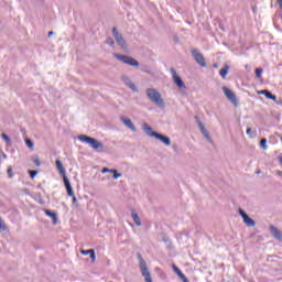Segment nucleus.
Segmentation results:
<instances>
[{"mask_svg":"<svg viewBox=\"0 0 282 282\" xmlns=\"http://www.w3.org/2000/svg\"><path fill=\"white\" fill-rule=\"evenodd\" d=\"M137 258L139 259V268L141 270L142 276H144L145 282H153L151 278V272L149 271V267H147V261L142 258V254L138 253Z\"/></svg>","mask_w":282,"mask_h":282,"instance_id":"7ed1b4c3","label":"nucleus"},{"mask_svg":"<svg viewBox=\"0 0 282 282\" xmlns=\"http://www.w3.org/2000/svg\"><path fill=\"white\" fill-rule=\"evenodd\" d=\"M172 268L175 274H177V276L180 278L184 276V273L182 272V270H180V268H177V265L173 264Z\"/></svg>","mask_w":282,"mask_h":282,"instance_id":"b1692460","label":"nucleus"},{"mask_svg":"<svg viewBox=\"0 0 282 282\" xmlns=\"http://www.w3.org/2000/svg\"><path fill=\"white\" fill-rule=\"evenodd\" d=\"M1 138H2V140H4V142H7V144H9V145L12 144V139H10V137H8V134L2 133Z\"/></svg>","mask_w":282,"mask_h":282,"instance_id":"393cba45","label":"nucleus"},{"mask_svg":"<svg viewBox=\"0 0 282 282\" xmlns=\"http://www.w3.org/2000/svg\"><path fill=\"white\" fill-rule=\"evenodd\" d=\"M223 91H224L225 96L228 98V100H230V102H232V105H237V95H235V93H232V90H230L228 87L224 86Z\"/></svg>","mask_w":282,"mask_h":282,"instance_id":"1a4fd4ad","label":"nucleus"},{"mask_svg":"<svg viewBox=\"0 0 282 282\" xmlns=\"http://www.w3.org/2000/svg\"><path fill=\"white\" fill-rule=\"evenodd\" d=\"M55 166L63 178L67 177V171L65 170V166L63 165V162L61 160H56Z\"/></svg>","mask_w":282,"mask_h":282,"instance_id":"f8f14e48","label":"nucleus"},{"mask_svg":"<svg viewBox=\"0 0 282 282\" xmlns=\"http://www.w3.org/2000/svg\"><path fill=\"white\" fill-rule=\"evenodd\" d=\"M112 35L115 40L117 41V44L122 47V50H127V41L124 40V36L118 32L117 28L112 29Z\"/></svg>","mask_w":282,"mask_h":282,"instance_id":"39448f33","label":"nucleus"},{"mask_svg":"<svg viewBox=\"0 0 282 282\" xmlns=\"http://www.w3.org/2000/svg\"><path fill=\"white\" fill-rule=\"evenodd\" d=\"M110 171H111V170L105 167V169L101 171V173H109Z\"/></svg>","mask_w":282,"mask_h":282,"instance_id":"f704fd0d","label":"nucleus"},{"mask_svg":"<svg viewBox=\"0 0 282 282\" xmlns=\"http://www.w3.org/2000/svg\"><path fill=\"white\" fill-rule=\"evenodd\" d=\"M152 135H154V138L156 140H160V142H162L163 144H165V147H171V139L164 134L161 133H152Z\"/></svg>","mask_w":282,"mask_h":282,"instance_id":"9b49d317","label":"nucleus"},{"mask_svg":"<svg viewBox=\"0 0 282 282\" xmlns=\"http://www.w3.org/2000/svg\"><path fill=\"white\" fill-rule=\"evenodd\" d=\"M238 213H239L240 217H242L246 226H249L250 228H254V226H257V221H254V219L250 218V216H248V214L243 209L240 208L238 210Z\"/></svg>","mask_w":282,"mask_h":282,"instance_id":"6e6552de","label":"nucleus"},{"mask_svg":"<svg viewBox=\"0 0 282 282\" xmlns=\"http://www.w3.org/2000/svg\"><path fill=\"white\" fill-rule=\"evenodd\" d=\"M82 254H90V259H96V252L94 249L82 251Z\"/></svg>","mask_w":282,"mask_h":282,"instance_id":"4be33fe9","label":"nucleus"},{"mask_svg":"<svg viewBox=\"0 0 282 282\" xmlns=\"http://www.w3.org/2000/svg\"><path fill=\"white\" fill-rule=\"evenodd\" d=\"M196 120L204 138L207 139V142H213V138H210V133L208 132V130H206V127L204 126V123L199 120L198 117H196Z\"/></svg>","mask_w":282,"mask_h":282,"instance_id":"9d476101","label":"nucleus"},{"mask_svg":"<svg viewBox=\"0 0 282 282\" xmlns=\"http://www.w3.org/2000/svg\"><path fill=\"white\" fill-rule=\"evenodd\" d=\"M8 176L10 180H12V177H14V172H12V166H9L7 170Z\"/></svg>","mask_w":282,"mask_h":282,"instance_id":"a878e982","label":"nucleus"},{"mask_svg":"<svg viewBox=\"0 0 282 282\" xmlns=\"http://www.w3.org/2000/svg\"><path fill=\"white\" fill-rule=\"evenodd\" d=\"M121 122H123V124H126V127H128V129L132 130V131H137L135 130V126L133 124V122L131 121V119L127 118V117H121Z\"/></svg>","mask_w":282,"mask_h":282,"instance_id":"f3484780","label":"nucleus"},{"mask_svg":"<svg viewBox=\"0 0 282 282\" xmlns=\"http://www.w3.org/2000/svg\"><path fill=\"white\" fill-rule=\"evenodd\" d=\"M52 34H54V32H53V31L48 32V36H52Z\"/></svg>","mask_w":282,"mask_h":282,"instance_id":"58836bf2","label":"nucleus"},{"mask_svg":"<svg viewBox=\"0 0 282 282\" xmlns=\"http://www.w3.org/2000/svg\"><path fill=\"white\" fill-rule=\"evenodd\" d=\"M192 56L200 67H206V58L197 48L192 50Z\"/></svg>","mask_w":282,"mask_h":282,"instance_id":"0eeeda50","label":"nucleus"},{"mask_svg":"<svg viewBox=\"0 0 282 282\" xmlns=\"http://www.w3.org/2000/svg\"><path fill=\"white\" fill-rule=\"evenodd\" d=\"M256 173H257V175H259V173H261V170H258Z\"/></svg>","mask_w":282,"mask_h":282,"instance_id":"ea45409f","label":"nucleus"},{"mask_svg":"<svg viewBox=\"0 0 282 282\" xmlns=\"http://www.w3.org/2000/svg\"><path fill=\"white\" fill-rule=\"evenodd\" d=\"M170 73L172 74V78H173L175 85L180 89H186V84H184V80H182V77L177 75V70H175V68H171Z\"/></svg>","mask_w":282,"mask_h":282,"instance_id":"423d86ee","label":"nucleus"},{"mask_svg":"<svg viewBox=\"0 0 282 282\" xmlns=\"http://www.w3.org/2000/svg\"><path fill=\"white\" fill-rule=\"evenodd\" d=\"M131 217L135 224V226H142V220L140 219V216L138 215V213H135V210H132Z\"/></svg>","mask_w":282,"mask_h":282,"instance_id":"aec40b11","label":"nucleus"},{"mask_svg":"<svg viewBox=\"0 0 282 282\" xmlns=\"http://www.w3.org/2000/svg\"><path fill=\"white\" fill-rule=\"evenodd\" d=\"M33 162H34L35 166H41V161L39 160V158H35L33 160Z\"/></svg>","mask_w":282,"mask_h":282,"instance_id":"473e14b6","label":"nucleus"},{"mask_svg":"<svg viewBox=\"0 0 282 282\" xmlns=\"http://www.w3.org/2000/svg\"><path fill=\"white\" fill-rule=\"evenodd\" d=\"M280 164H282V155L280 156Z\"/></svg>","mask_w":282,"mask_h":282,"instance_id":"a19ab883","label":"nucleus"},{"mask_svg":"<svg viewBox=\"0 0 282 282\" xmlns=\"http://www.w3.org/2000/svg\"><path fill=\"white\" fill-rule=\"evenodd\" d=\"M251 132H252V129L248 128L247 129V135H250Z\"/></svg>","mask_w":282,"mask_h":282,"instance_id":"e433bc0d","label":"nucleus"},{"mask_svg":"<svg viewBox=\"0 0 282 282\" xmlns=\"http://www.w3.org/2000/svg\"><path fill=\"white\" fill-rule=\"evenodd\" d=\"M270 230H271V234L273 235V237L275 239H278V241H281V239H282V231L279 230V228H276L274 226H271Z\"/></svg>","mask_w":282,"mask_h":282,"instance_id":"a211bd4d","label":"nucleus"},{"mask_svg":"<svg viewBox=\"0 0 282 282\" xmlns=\"http://www.w3.org/2000/svg\"><path fill=\"white\" fill-rule=\"evenodd\" d=\"M107 45H116V41L112 40V37H107L106 40Z\"/></svg>","mask_w":282,"mask_h":282,"instance_id":"c85d7f7f","label":"nucleus"},{"mask_svg":"<svg viewBox=\"0 0 282 282\" xmlns=\"http://www.w3.org/2000/svg\"><path fill=\"white\" fill-rule=\"evenodd\" d=\"M113 56L124 65H130L131 67H140V63L131 56L120 55L118 53H113Z\"/></svg>","mask_w":282,"mask_h":282,"instance_id":"20e7f679","label":"nucleus"},{"mask_svg":"<svg viewBox=\"0 0 282 282\" xmlns=\"http://www.w3.org/2000/svg\"><path fill=\"white\" fill-rule=\"evenodd\" d=\"M142 129L147 133V135H149V138H155V134H153V133H158V132L153 131V128H151V126H149V123H144L142 126Z\"/></svg>","mask_w":282,"mask_h":282,"instance_id":"dca6fc26","label":"nucleus"},{"mask_svg":"<svg viewBox=\"0 0 282 282\" xmlns=\"http://www.w3.org/2000/svg\"><path fill=\"white\" fill-rule=\"evenodd\" d=\"M0 160H8V155L3 151H0Z\"/></svg>","mask_w":282,"mask_h":282,"instance_id":"7c9ffc66","label":"nucleus"},{"mask_svg":"<svg viewBox=\"0 0 282 282\" xmlns=\"http://www.w3.org/2000/svg\"><path fill=\"white\" fill-rule=\"evenodd\" d=\"M70 197H73V204H76L77 199H76V196L74 195V193H73V196H70Z\"/></svg>","mask_w":282,"mask_h":282,"instance_id":"c9c22d12","label":"nucleus"},{"mask_svg":"<svg viewBox=\"0 0 282 282\" xmlns=\"http://www.w3.org/2000/svg\"><path fill=\"white\" fill-rule=\"evenodd\" d=\"M262 74H263V68H256L257 78H261Z\"/></svg>","mask_w":282,"mask_h":282,"instance_id":"bb28decb","label":"nucleus"},{"mask_svg":"<svg viewBox=\"0 0 282 282\" xmlns=\"http://www.w3.org/2000/svg\"><path fill=\"white\" fill-rule=\"evenodd\" d=\"M118 177H122V174L118 173V170H117L116 173L113 174V180H118Z\"/></svg>","mask_w":282,"mask_h":282,"instance_id":"2f4dec72","label":"nucleus"},{"mask_svg":"<svg viewBox=\"0 0 282 282\" xmlns=\"http://www.w3.org/2000/svg\"><path fill=\"white\" fill-rule=\"evenodd\" d=\"M145 94H147L149 100L152 101L153 105H156L159 107V109H164V107H165L164 99L162 98V94H160V91H158V89L148 88L145 90Z\"/></svg>","mask_w":282,"mask_h":282,"instance_id":"f257e3e1","label":"nucleus"},{"mask_svg":"<svg viewBox=\"0 0 282 282\" xmlns=\"http://www.w3.org/2000/svg\"><path fill=\"white\" fill-rule=\"evenodd\" d=\"M45 216L51 217L53 219V225L56 226L58 224V215L54 212H50V209H44Z\"/></svg>","mask_w":282,"mask_h":282,"instance_id":"2eb2a0df","label":"nucleus"},{"mask_svg":"<svg viewBox=\"0 0 282 282\" xmlns=\"http://www.w3.org/2000/svg\"><path fill=\"white\" fill-rule=\"evenodd\" d=\"M35 175H39L37 171H30V177L31 180H34Z\"/></svg>","mask_w":282,"mask_h":282,"instance_id":"c756f323","label":"nucleus"},{"mask_svg":"<svg viewBox=\"0 0 282 282\" xmlns=\"http://www.w3.org/2000/svg\"><path fill=\"white\" fill-rule=\"evenodd\" d=\"M122 82L124 83V85H127V87H129V89H131L132 91H138V87L135 86V84H133V82H131V78L127 77V76H122Z\"/></svg>","mask_w":282,"mask_h":282,"instance_id":"ddd939ff","label":"nucleus"},{"mask_svg":"<svg viewBox=\"0 0 282 282\" xmlns=\"http://www.w3.org/2000/svg\"><path fill=\"white\" fill-rule=\"evenodd\" d=\"M64 185L67 192L68 196H74V188H72V183H69V178L67 176H64Z\"/></svg>","mask_w":282,"mask_h":282,"instance_id":"4468645a","label":"nucleus"},{"mask_svg":"<svg viewBox=\"0 0 282 282\" xmlns=\"http://www.w3.org/2000/svg\"><path fill=\"white\" fill-rule=\"evenodd\" d=\"M180 279L183 280V282H189L188 278H186V275H184V274Z\"/></svg>","mask_w":282,"mask_h":282,"instance_id":"72a5a7b5","label":"nucleus"},{"mask_svg":"<svg viewBox=\"0 0 282 282\" xmlns=\"http://www.w3.org/2000/svg\"><path fill=\"white\" fill-rule=\"evenodd\" d=\"M260 94H262V96H265L268 100L276 101V97L272 93H270V90L268 89L261 90Z\"/></svg>","mask_w":282,"mask_h":282,"instance_id":"6ab92c4d","label":"nucleus"},{"mask_svg":"<svg viewBox=\"0 0 282 282\" xmlns=\"http://www.w3.org/2000/svg\"><path fill=\"white\" fill-rule=\"evenodd\" d=\"M260 147L263 149V151H268V139H261Z\"/></svg>","mask_w":282,"mask_h":282,"instance_id":"5701e85b","label":"nucleus"},{"mask_svg":"<svg viewBox=\"0 0 282 282\" xmlns=\"http://www.w3.org/2000/svg\"><path fill=\"white\" fill-rule=\"evenodd\" d=\"M228 72H230V66L225 65L224 68L219 70V75L221 76V78H226V76H228Z\"/></svg>","mask_w":282,"mask_h":282,"instance_id":"412c9836","label":"nucleus"},{"mask_svg":"<svg viewBox=\"0 0 282 282\" xmlns=\"http://www.w3.org/2000/svg\"><path fill=\"white\" fill-rule=\"evenodd\" d=\"M116 171H117V170H110V172H109V173L115 174V173H116Z\"/></svg>","mask_w":282,"mask_h":282,"instance_id":"4c0bfd02","label":"nucleus"},{"mask_svg":"<svg viewBox=\"0 0 282 282\" xmlns=\"http://www.w3.org/2000/svg\"><path fill=\"white\" fill-rule=\"evenodd\" d=\"M78 140L84 144H89L90 149H94V151H98V153H101V151L105 149V145H102V143L95 138L80 134L78 135Z\"/></svg>","mask_w":282,"mask_h":282,"instance_id":"f03ea898","label":"nucleus"},{"mask_svg":"<svg viewBox=\"0 0 282 282\" xmlns=\"http://www.w3.org/2000/svg\"><path fill=\"white\" fill-rule=\"evenodd\" d=\"M25 144H26V147H29V149H34V142H32V140L26 139Z\"/></svg>","mask_w":282,"mask_h":282,"instance_id":"cd10ccee","label":"nucleus"}]
</instances>
